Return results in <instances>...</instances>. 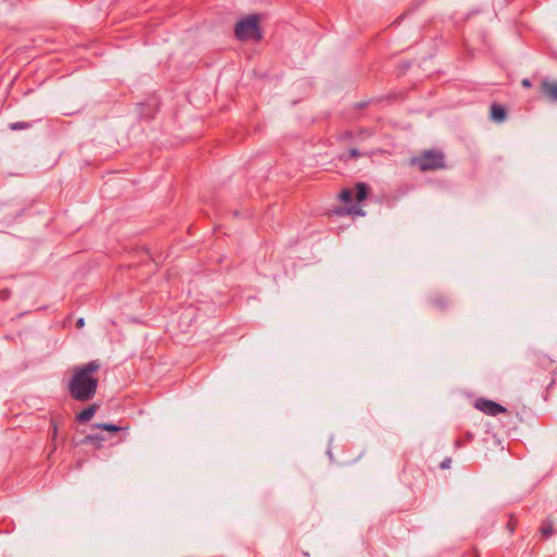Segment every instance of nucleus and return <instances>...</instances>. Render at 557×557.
I'll list each match as a JSON object with an SVG mask.
<instances>
[{"mask_svg":"<svg viewBox=\"0 0 557 557\" xmlns=\"http://www.w3.org/2000/svg\"><path fill=\"white\" fill-rule=\"evenodd\" d=\"M101 367L98 360H91L73 369L72 379L67 383L70 396L77 401H88L97 393L98 379L94 375Z\"/></svg>","mask_w":557,"mask_h":557,"instance_id":"f257e3e1","label":"nucleus"},{"mask_svg":"<svg viewBox=\"0 0 557 557\" xmlns=\"http://www.w3.org/2000/svg\"><path fill=\"white\" fill-rule=\"evenodd\" d=\"M259 24L260 18L257 14L246 16L238 21L235 26L236 38L242 41H260L262 39V32Z\"/></svg>","mask_w":557,"mask_h":557,"instance_id":"f03ea898","label":"nucleus"},{"mask_svg":"<svg viewBox=\"0 0 557 557\" xmlns=\"http://www.w3.org/2000/svg\"><path fill=\"white\" fill-rule=\"evenodd\" d=\"M412 164L417 165L421 171H432L445 168V157L442 151L429 150L420 157L412 159Z\"/></svg>","mask_w":557,"mask_h":557,"instance_id":"7ed1b4c3","label":"nucleus"},{"mask_svg":"<svg viewBox=\"0 0 557 557\" xmlns=\"http://www.w3.org/2000/svg\"><path fill=\"white\" fill-rule=\"evenodd\" d=\"M475 407L485 414L493 417L507 411L502 405L484 398H479L475 403Z\"/></svg>","mask_w":557,"mask_h":557,"instance_id":"20e7f679","label":"nucleus"},{"mask_svg":"<svg viewBox=\"0 0 557 557\" xmlns=\"http://www.w3.org/2000/svg\"><path fill=\"white\" fill-rule=\"evenodd\" d=\"M541 91L548 100L557 102V81L544 78L541 83Z\"/></svg>","mask_w":557,"mask_h":557,"instance_id":"39448f33","label":"nucleus"},{"mask_svg":"<svg viewBox=\"0 0 557 557\" xmlns=\"http://www.w3.org/2000/svg\"><path fill=\"white\" fill-rule=\"evenodd\" d=\"M98 409V404H91L76 416V420L81 423L88 422L91 420Z\"/></svg>","mask_w":557,"mask_h":557,"instance_id":"423d86ee","label":"nucleus"},{"mask_svg":"<svg viewBox=\"0 0 557 557\" xmlns=\"http://www.w3.org/2000/svg\"><path fill=\"white\" fill-rule=\"evenodd\" d=\"M507 112L506 109L498 104L493 103L491 106V119L496 123H503L506 119Z\"/></svg>","mask_w":557,"mask_h":557,"instance_id":"0eeeda50","label":"nucleus"},{"mask_svg":"<svg viewBox=\"0 0 557 557\" xmlns=\"http://www.w3.org/2000/svg\"><path fill=\"white\" fill-rule=\"evenodd\" d=\"M104 442V437L100 434H89L83 440L84 444H92L97 448H101Z\"/></svg>","mask_w":557,"mask_h":557,"instance_id":"6e6552de","label":"nucleus"},{"mask_svg":"<svg viewBox=\"0 0 557 557\" xmlns=\"http://www.w3.org/2000/svg\"><path fill=\"white\" fill-rule=\"evenodd\" d=\"M356 190H357L356 199H357V201L361 202L367 197L368 186L364 183H358L356 185Z\"/></svg>","mask_w":557,"mask_h":557,"instance_id":"1a4fd4ad","label":"nucleus"},{"mask_svg":"<svg viewBox=\"0 0 557 557\" xmlns=\"http://www.w3.org/2000/svg\"><path fill=\"white\" fill-rule=\"evenodd\" d=\"M92 428L109 431V432H119L122 430L121 426H117L113 423H96L92 425Z\"/></svg>","mask_w":557,"mask_h":557,"instance_id":"9d476101","label":"nucleus"},{"mask_svg":"<svg viewBox=\"0 0 557 557\" xmlns=\"http://www.w3.org/2000/svg\"><path fill=\"white\" fill-rule=\"evenodd\" d=\"M337 213L342 214V213H348V214H359V215H363V211L357 207H351V208H348V209H342V210H338L336 211Z\"/></svg>","mask_w":557,"mask_h":557,"instance_id":"9b49d317","label":"nucleus"},{"mask_svg":"<svg viewBox=\"0 0 557 557\" xmlns=\"http://www.w3.org/2000/svg\"><path fill=\"white\" fill-rule=\"evenodd\" d=\"M10 129L12 131H21V129H26L29 127V124L26 123V122H15V123H11L9 125Z\"/></svg>","mask_w":557,"mask_h":557,"instance_id":"f8f14e48","label":"nucleus"},{"mask_svg":"<svg viewBox=\"0 0 557 557\" xmlns=\"http://www.w3.org/2000/svg\"><path fill=\"white\" fill-rule=\"evenodd\" d=\"M339 198L344 202H349L352 199V193L349 189H343L339 194Z\"/></svg>","mask_w":557,"mask_h":557,"instance_id":"ddd939ff","label":"nucleus"},{"mask_svg":"<svg viewBox=\"0 0 557 557\" xmlns=\"http://www.w3.org/2000/svg\"><path fill=\"white\" fill-rule=\"evenodd\" d=\"M553 532H554V529H553V524L552 523H548V524L542 527V529H541V533L545 537L550 536L553 534Z\"/></svg>","mask_w":557,"mask_h":557,"instance_id":"4468645a","label":"nucleus"},{"mask_svg":"<svg viewBox=\"0 0 557 557\" xmlns=\"http://www.w3.org/2000/svg\"><path fill=\"white\" fill-rule=\"evenodd\" d=\"M432 304L441 309H444L447 305V301L443 297H436L432 299Z\"/></svg>","mask_w":557,"mask_h":557,"instance_id":"2eb2a0df","label":"nucleus"},{"mask_svg":"<svg viewBox=\"0 0 557 557\" xmlns=\"http://www.w3.org/2000/svg\"><path fill=\"white\" fill-rule=\"evenodd\" d=\"M451 459L449 457L445 458L441 463V469H448L450 467Z\"/></svg>","mask_w":557,"mask_h":557,"instance_id":"dca6fc26","label":"nucleus"},{"mask_svg":"<svg viewBox=\"0 0 557 557\" xmlns=\"http://www.w3.org/2000/svg\"><path fill=\"white\" fill-rule=\"evenodd\" d=\"M515 528H516V525H515L512 519H510V521L507 523V529L509 530L510 533H513Z\"/></svg>","mask_w":557,"mask_h":557,"instance_id":"f3484780","label":"nucleus"},{"mask_svg":"<svg viewBox=\"0 0 557 557\" xmlns=\"http://www.w3.org/2000/svg\"><path fill=\"white\" fill-rule=\"evenodd\" d=\"M521 84L525 88H530L532 86L531 81L529 78H523Z\"/></svg>","mask_w":557,"mask_h":557,"instance_id":"a211bd4d","label":"nucleus"},{"mask_svg":"<svg viewBox=\"0 0 557 557\" xmlns=\"http://www.w3.org/2000/svg\"><path fill=\"white\" fill-rule=\"evenodd\" d=\"M84 324H85V321H84V319H83V318H79V319L77 320V322H76L77 327H83V326H84Z\"/></svg>","mask_w":557,"mask_h":557,"instance_id":"6ab92c4d","label":"nucleus"},{"mask_svg":"<svg viewBox=\"0 0 557 557\" xmlns=\"http://www.w3.org/2000/svg\"><path fill=\"white\" fill-rule=\"evenodd\" d=\"M349 152L351 157H357L359 154L357 149H351Z\"/></svg>","mask_w":557,"mask_h":557,"instance_id":"aec40b11","label":"nucleus"},{"mask_svg":"<svg viewBox=\"0 0 557 557\" xmlns=\"http://www.w3.org/2000/svg\"><path fill=\"white\" fill-rule=\"evenodd\" d=\"M456 446H458V447L460 446V441L459 440L456 441Z\"/></svg>","mask_w":557,"mask_h":557,"instance_id":"412c9836","label":"nucleus"}]
</instances>
